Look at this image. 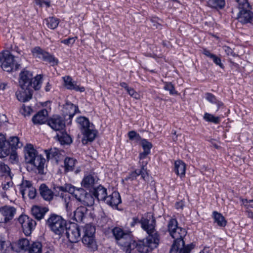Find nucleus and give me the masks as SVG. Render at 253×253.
<instances>
[{
  "label": "nucleus",
  "mask_w": 253,
  "mask_h": 253,
  "mask_svg": "<svg viewBox=\"0 0 253 253\" xmlns=\"http://www.w3.org/2000/svg\"><path fill=\"white\" fill-rule=\"evenodd\" d=\"M167 228L170 236L174 239L169 253H190L194 249V245L193 244L184 245L183 238L187 232L185 229L178 226V222L175 218L169 219Z\"/></svg>",
  "instance_id": "obj_1"
},
{
  "label": "nucleus",
  "mask_w": 253,
  "mask_h": 253,
  "mask_svg": "<svg viewBox=\"0 0 253 253\" xmlns=\"http://www.w3.org/2000/svg\"><path fill=\"white\" fill-rule=\"evenodd\" d=\"M142 228L148 234L145 240V244L150 250L156 248L160 243V236L156 230V220L151 214L142 216L140 219Z\"/></svg>",
  "instance_id": "obj_2"
},
{
  "label": "nucleus",
  "mask_w": 253,
  "mask_h": 253,
  "mask_svg": "<svg viewBox=\"0 0 253 253\" xmlns=\"http://www.w3.org/2000/svg\"><path fill=\"white\" fill-rule=\"evenodd\" d=\"M60 191L67 192L74 195L76 200L84 206H91L94 202V198L89 193H87L83 188H76L70 184L57 187Z\"/></svg>",
  "instance_id": "obj_3"
},
{
  "label": "nucleus",
  "mask_w": 253,
  "mask_h": 253,
  "mask_svg": "<svg viewBox=\"0 0 253 253\" xmlns=\"http://www.w3.org/2000/svg\"><path fill=\"white\" fill-rule=\"evenodd\" d=\"M239 10L237 20L243 24L252 23L253 21V12L248 0H235Z\"/></svg>",
  "instance_id": "obj_4"
},
{
  "label": "nucleus",
  "mask_w": 253,
  "mask_h": 253,
  "mask_svg": "<svg viewBox=\"0 0 253 253\" xmlns=\"http://www.w3.org/2000/svg\"><path fill=\"white\" fill-rule=\"evenodd\" d=\"M77 122L84 135L82 143L86 144L88 141L92 142L95 139L97 131L94 129L92 124H90L89 120L85 117H80L78 118Z\"/></svg>",
  "instance_id": "obj_5"
},
{
  "label": "nucleus",
  "mask_w": 253,
  "mask_h": 253,
  "mask_svg": "<svg viewBox=\"0 0 253 253\" xmlns=\"http://www.w3.org/2000/svg\"><path fill=\"white\" fill-rule=\"evenodd\" d=\"M46 224L55 234L61 236L64 234L67 223L61 216L52 214L46 221Z\"/></svg>",
  "instance_id": "obj_6"
},
{
  "label": "nucleus",
  "mask_w": 253,
  "mask_h": 253,
  "mask_svg": "<svg viewBox=\"0 0 253 253\" xmlns=\"http://www.w3.org/2000/svg\"><path fill=\"white\" fill-rule=\"evenodd\" d=\"M15 58L8 51L2 52L0 55V62L1 68L6 72H9L12 70H17L20 65Z\"/></svg>",
  "instance_id": "obj_7"
},
{
  "label": "nucleus",
  "mask_w": 253,
  "mask_h": 253,
  "mask_svg": "<svg viewBox=\"0 0 253 253\" xmlns=\"http://www.w3.org/2000/svg\"><path fill=\"white\" fill-rule=\"evenodd\" d=\"M19 223L21 225L23 231L25 235H30L35 228L36 222L26 215H21L18 219Z\"/></svg>",
  "instance_id": "obj_8"
},
{
  "label": "nucleus",
  "mask_w": 253,
  "mask_h": 253,
  "mask_svg": "<svg viewBox=\"0 0 253 253\" xmlns=\"http://www.w3.org/2000/svg\"><path fill=\"white\" fill-rule=\"evenodd\" d=\"M65 235L71 243H77L81 239V233L79 226L76 223H70L65 230Z\"/></svg>",
  "instance_id": "obj_9"
},
{
  "label": "nucleus",
  "mask_w": 253,
  "mask_h": 253,
  "mask_svg": "<svg viewBox=\"0 0 253 253\" xmlns=\"http://www.w3.org/2000/svg\"><path fill=\"white\" fill-rule=\"evenodd\" d=\"M16 209L13 207L5 206L0 208V223H6L14 217Z\"/></svg>",
  "instance_id": "obj_10"
},
{
  "label": "nucleus",
  "mask_w": 253,
  "mask_h": 253,
  "mask_svg": "<svg viewBox=\"0 0 253 253\" xmlns=\"http://www.w3.org/2000/svg\"><path fill=\"white\" fill-rule=\"evenodd\" d=\"M147 164V162H142L141 164V169H135L130 172L125 178L124 180L132 181L136 179L138 176L141 175V177L145 180V178L148 175L147 169L146 168Z\"/></svg>",
  "instance_id": "obj_11"
},
{
  "label": "nucleus",
  "mask_w": 253,
  "mask_h": 253,
  "mask_svg": "<svg viewBox=\"0 0 253 253\" xmlns=\"http://www.w3.org/2000/svg\"><path fill=\"white\" fill-rule=\"evenodd\" d=\"M42 80V77L41 75H37L35 78H33L24 90V95H33L34 89L35 90H39L41 87Z\"/></svg>",
  "instance_id": "obj_12"
},
{
  "label": "nucleus",
  "mask_w": 253,
  "mask_h": 253,
  "mask_svg": "<svg viewBox=\"0 0 253 253\" xmlns=\"http://www.w3.org/2000/svg\"><path fill=\"white\" fill-rule=\"evenodd\" d=\"M47 124L53 130L59 132L62 131L65 126L64 119L59 116H53L48 120Z\"/></svg>",
  "instance_id": "obj_13"
},
{
  "label": "nucleus",
  "mask_w": 253,
  "mask_h": 253,
  "mask_svg": "<svg viewBox=\"0 0 253 253\" xmlns=\"http://www.w3.org/2000/svg\"><path fill=\"white\" fill-rule=\"evenodd\" d=\"M148 248H150L145 244V241H143V245L139 244L135 242H132L128 247L124 250L126 253H143L148 251Z\"/></svg>",
  "instance_id": "obj_14"
},
{
  "label": "nucleus",
  "mask_w": 253,
  "mask_h": 253,
  "mask_svg": "<svg viewBox=\"0 0 253 253\" xmlns=\"http://www.w3.org/2000/svg\"><path fill=\"white\" fill-rule=\"evenodd\" d=\"M104 202L112 208H117L118 205L121 203V199L118 192L114 191L111 195L107 196Z\"/></svg>",
  "instance_id": "obj_15"
},
{
  "label": "nucleus",
  "mask_w": 253,
  "mask_h": 253,
  "mask_svg": "<svg viewBox=\"0 0 253 253\" xmlns=\"http://www.w3.org/2000/svg\"><path fill=\"white\" fill-rule=\"evenodd\" d=\"M98 179L97 174L94 172L85 175L82 181V185L86 188H91Z\"/></svg>",
  "instance_id": "obj_16"
},
{
  "label": "nucleus",
  "mask_w": 253,
  "mask_h": 253,
  "mask_svg": "<svg viewBox=\"0 0 253 253\" xmlns=\"http://www.w3.org/2000/svg\"><path fill=\"white\" fill-rule=\"evenodd\" d=\"M33 77L32 73L28 70H24L21 72L19 83L23 90L25 89L27 84H29L33 79Z\"/></svg>",
  "instance_id": "obj_17"
},
{
  "label": "nucleus",
  "mask_w": 253,
  "mask_h": 253,
  "mask_svg": "<svg viewBox=\"0 0 253 253\" xmlns=\"http://www.w3.org/2000/svg\"><path fill=\"white\" fill-rule=\"evenodd\" d=\"M9 154V147L4 135L0 133V158H5Z\"/></svg>",
  "instance_id": "obj_18"
},
{
  "label": "nucleus",
  "mask_w": 253,
  "mask_h": 253,
  "mask_svg": "<svg viewBox=\"0 0 253 253\" xmlns=\"http://www.w3.org/2000/svg\"><path fill=\"white\" fill-rule=\"evenodd\" d=\"M39 191L42 198L47 201H50L53 199L54 193L45 184L41 185Z\"/></svg>",
  "instance_id": "obj_19"
},
{
  "label": "nucleus",
  "mask_w": 253,
  "mask_h": 253,
  "mask_svg": "<svg viewBox=\"0 0 253 253\" xmlns=\"http://www.w3.org/2000/svg\"><path fill=\"white\" fill-rule=\"evenodd\" d=\"M47 111L46 109H42L33 116L32 121L34 124H44L47 121Z\"/></svg>",
  "instance_id": "obj_20"
},
{
  "label": "nucleus",
  "mask_w": 253,
  "mask_h": 253,
  "mask_svg": "<svg viewBox=\"0 0 253 253\" xmlns=\"http://www.w3.org/2000/svg\"><path fill=\"white\" fill-rule=\"evenodd\" d=\"M38 154L37 151L31 144L27 145L25 149L26 162L30 164Z\"/></svg>",
  "instance_id": "obj_21"
},
{
  "label": "nucleus",
  "mask_w": 253,
  "mask_h": 253,
  "mask_svg": "<svg viewBox=\"0 0 253 253\" xmlns=\"http://www.w3.org/2000/svg\"><path fill=\"white\" fill-rule=\"evenodd\" d=\"M116 242L119 245L124 247V250H125L131 244L132 242L135 241L132 240L131 232L126 231V233Z\"/></svg>",
  "instance_id": "obj_22"
},
{
  "label": "nucleus",
  "mask_w": 253,
  "mask_h": 253,
  "mask_svg": "<svg viewBox=\"0 0 253 253\" xmlns=\"http://www.w3.org/2000/svg\"><path fill=\"white\" fill-rule=\"evenodd\" d=\"M48 211V208L46 207H41L38 206H35L31 209V213L36 219L41 220L43 218L45 214Z\"/></svg>",
  "instance_id": "obj_23"
},
{
  "label": "nucleus",
  "mask_w": 253,
  "mask_h": 253,
  "mask_svg": "<svg viewBox=\"0 0 253 253\" xmlns=\"http://www.w3.org/2000/svg\"><path fill=\"white\" fill-rule=\"evenodd\" d=\"M64 113L65 119L67 116L71 119L78 110V107L71 102H67L64 106Z\"/></svg>",
  "instance_id": "obj_24"
},
{
  "label": "nucleus",
  "mask_w": 253,
  "mask_h": 253,
  "mask_svg": "<svg viewBox=\"0 0 253 253\" xmlns=\"http://www.w3.org/2000/svg\"><path fill=\"white\" fill-rule=\"evenodd\" d=\"M63 80L64 83V85L68 89H74L80 92H83L84 91L85 88L83 86H79L76 84H74L72 82V79L70 76H65L63 77Z\"/></svg>",
  "instance_id": "obj_25"
},
{
  "label": "nucleus",
  "mask_w": 253,
  "mask_h": 253,
  "mask_svg": "<svg viewBox=\"0 0 253 253\" xmlns=\"http://www.w3.org/2000/svg\"><path fill=\"white\" fill-rule=\"evenodd\" d=\"M82 242L90 251H94L97 249V245L94 236L83 237Z\"/></svg>",
  "instance_id": "obj_26"
},
{
  "label": "nucleus",
  "mask_w": 253,
  "mask_h": 253,
  "mask_svg": "<svg viewBox=\"0 0 253 253\" xmlns=\"http://www.w3.org/2000/svg\"><path fill=\"white\" fill-rule=\"evenodd\" d=\"M92 195L98 201H104L107 197V189L101 185L94 188L92 192Z\"/></svg>",
  "instance_id": "obj_27"
},
{
  "label": "nucleus",
  "mask_w": 253,
  "mask_h": 253,
  "mask_svg": "<svg viewBox=\"0 0 253 253\" xmlns=\"http://www.w3.org/2000/svg\"><path fill=\"white\" fill-rule=\"evenodd\" d=\"M87 211V209L85 207H79L74 211V219L78 222L83 221Z\"/></svg>",
  "instance_id": "obj_28"
},
{
  "label": "nucleus",
  "mask_w": 253,
  "mask_h": 253,
  "mask_svg": "<svg viewBox=\"0 0 253 253\" xmlns=\"http://www.w3.org/2000/svg\"><path fill=\"white\" fill-rule=\"evenodd\" d=\"M45 162V159L41 155L38 154L30 164L36 168L38 169L39 173H42Z\"/></svg>",
  "instance_id": "obj_29"
},
{
  "label": "nucleus",
  "mask_w": 253,
  "mask_h": 253,
  "mask_svg": "<svg viewBox=\"0 0 253 253\" xmlns=\"http://www.w3.org/2000/svg\"><path fill=\"white\" fill-rule=\"evenodd\" d=\"M33 187L31 181L24 179L22 180L21 183L19 185V191L22 195L23 198H25L26 194L31 190V188Z\"/></svg>",
  "instance_id": "obj_30"
},
{
  "label": "nucleus",
  "mask_w": 253,
  "mask_h": 253,
  "mask_svg": "<svg viewBox=\"0 0 253 253\" xmlns=\"http://www.w3.org/2000/svg\"><path fill=\"white\" fill-rule=\"evenodd\" d=\"M56 137L61 145L70 144L72 140L71 136L66 132L60 131L57 134Z\"/></svg>",
  "instance_id": "obj_31"
},
{
  "label": "nucleus",
  "mask_w": 253,
  "mask_h": 253,
  "mask_svg": "<svg viewBox=\"0 0 253 253\" xmlns=\"http://www.w3.org/2000/svg\"><path fill=\"white\" fill-rule=\"evenodd\" d=\"M186 166L185 164L181 161L175 162L174 171L175 173L181 177L185 175Z\"/></svg>",
  "instance_id": "obj_32"
},
{
  "label": "nucleus",
  "mask_w": 253,
  "mask_h": 253,
  "mask_svg": "<svg viewBox=\"0 0 253 253\" xmlns=\"http://www.w3.org/2000/svg\"><path fill=\"white\" fill-rule=\"evenodd\" d=\"M7 142L9 147V153L11 149H16L21 148L23 145L22 143L19 141V138L17 136L11 137L9 141Z\"/></svg>",
  "instance_id": "obj_33"
},
{
  "label": "nucleus",
  "mask_w": 253,
  "mask_h": 253,
  "mask_svg": "<svg viewBox=\"0 0 253 253\" xmlns=\"http://www.w3.org/2000/svg\"><path fill=\"white\" fill-rule=\"evenodd\" d=\"M212 214L214 222L216 223L219 226L224 227L226 226L227 221L221 213L217 211H213Z\"/></svg>",
  "instance_id": "obj_34"
},
{
  "label": "nucleus",
  "mask_w": 253,
  "mask_h": 253,
  "mask_svg": "<svg viewBox=\"0 0 253 253\" xmlns=\"http://www.w3.org/2000/svg\"><path fill=\"white\" fill-rule=\"evenodd\" d=\"M225 0H208V5L213 8L221 9L225 5Z\"/></svg>",
  "instance_id": "obj_35"
},
{
  "label": "nucleus",
  "mask_w": 253,
  "mask_h": 253,
  "mask_svg": "<svg viewBox=\"0 0 253 253\" xmlns=\"http://www.w3.org/2000/svg\"><path fill=\"white\" fill-rule=\"evenodd\" d=\"M12 248L9 242L0 241V253H10Z\"/></svg>",
  "instance_id": "obj_36"
},
{
  "label": "nucleus",
  "mask_w": 253,
  "mask_h": 253,
  "mask_svg": "<svg viewBox=\"0 0 253 253\" xmlns=\"http://www.w3.org/2000/svg\"><path fill=\"white\" fill-rule=\"evenodd\" d=\"M16 246L18 248V252L20 250L26 251L28 250L30 247V242L27 239L22 238L18 240L16 243Z\"/></svg>",
  "instance_id": "obj_37"
},
{
  "label": "nucleus",
  "mask_w": 253,
  "mask_h": 253,
  "mask_svg": "<svg viewBox=\"0 0 253 253\" xmlns=\"http://www.w3.org/2000/svg\"><path fill=\"white\" fill-rule=\"evenodd\" d=\"M47 27L51 29H55L58 26L59 21V19L53 17H50L45 19Z\"/></svg>",
  "instance_id": "obj_38"
},
{
  "label": "nucleus",
  "mask_w": 253,
  "mask_h": 253,
  "mask_svg": "<svg viewBox=\"0 0 253 253\" xmlns=\"http://www.w3.org/2000/svg\"><path fill=\"white\" fill-rule=\"evenodd\" d=\"M84 234L83 237H90L94 236L95 232V228L94 226L91 224H86L84 228Z\"/></svg>",
  "instance_id": "obj_39"
},
{
  "label": "nucleus",
  "mask_w": 253,
  "mask_h": 253,
  "mask_svg": "<svg viewBox=\"0 0 253 253\" xmlns=\"http://www.w3.org/2000/svg\"><path fill=\"white\" fill-rule=\"evenodd\" d=\"M207 99L212 104V108L217 111L220 106L223 105V103L217 100L215 96H207Z\"/></svg>",
  "instance_id": "obj_40"
},
{
  "label": "nucleus",
  "mask_w": 253,
  "mask_h": 253,
  "mask_svg": "<svg viewBox=\"0 0 253 253\" xmlns=\"http://www.w3.org/2000/svg\"><path fill=\"white\" fill-rule=\"evenodd\" d=\"M29 253H42V245L40 242H34L28 249Z\"/></svg>",
  "instance_id": "obj_41"
},
{
  "label": "nucleus",
  "mask_w": 253,
  "mask_h": 253,
  "mask_svg": "<svg viewBox=\"0 0 253 253\" xmlns=\"http://www.w3.org/2000/svg\"><path fill=\"white\" fill-rule=\"evenodd\" d=\"M76 161L73 158H67L64 160L65 170L66 171L73 170Z\"/></svg>",
  "instance_id": "obj_42"
},
{
  "label": "nucleus",
  "mask_w": 253,
  "mask_h": 253,
  "mask_svg": "<svg viewBox=\"0 0 253 253\" xmlns=\"http://www.w3.org/2000/svg\"><path fill=\"white\" fill-rule=\"evenodd\" d=\"M111 232L116 241L126 233V231L119 227H114L112 229Z\"/></svg>",
  "instance_id": "obj_43"
},
{
  "label": "nucleus",
  "mask_w": 253,
  "mask_h": 253,
  "mask_svg": "<svg viewBox=\"0 0 253 253\" xmlns=\"http://www.w3.org/2000/svg\"><path fill=\"white\" fill-rule=\"evenodd\" d=\"M32 52L33 55L35 57L42 59V60L44 58V56L45 55V53L47 52L41 48L40 47L38 46L33 49Z\"/></svg>",
  "instance_id": "obj_44"
},
{
  "label": "nucleus",
  "mask_w": 253,
  "mask_h": 253,
  "mask_svg": "<svg viewBox=\"0 0 253 253\" xmlns=\"http://www.w3.org/2000/svg\"><path fill=\"white\" fill-rule=\"evenodd\" d=\"M43 60L48 62L52 66L56 65L58 63V59L48 52H46V53H45V55L44 56Z\"/></svg>",
  "instance_id": "obj_45"
},
{
  "label": "nucleus",
  "mask_w": 253,
  "mask_h": 253,
  "mask_svg": "<svg viewBox=\"0 0 253 253\" xmlns=\"http://www.w3.org/2000/svg\"><path fill=\"white\" fill-rule=\"evenodd\" d=\"M61 196L62 197V200L66 206L67 211H71L72 210L71 207L72 203L70 196L69 194H66L64 196L61 195Z\"/></svg>",
  "instance_id": "obj_46"
},
{
  "label": "nucleus",
  "mask_w": 253,
  "mask_h": 253,
  "mask_svg": "<svg viewBox=\"0 0 253 253\" xmlns=\"http://www.w3.org/2000/svg\"><path fill=\"white\" fill-rule=\"evenodd\" d=\"M204 119L208 122H212L215 124H218L220 122V118L218 117H215L213 115L206 113L204 116Z\"/></svg>",
  "instance_id": "obj_47"
},
{
  "label": "nucleus",
  "mask_w": 253,
  "mask_h": 253,
  "mask_svg": "<svg viewBox=\"0 0 253 253\" xmlns=\"http://www.w3.org/2000/svg\"><path fill=\"white\" fill-rule=\"evenodd\" d=\"M47 159H52L58 154V150L56 148H51L45 151Z\"/></svg>",
  "instance_id": "obj_48"
},
{
  "label": "nucleus",
  "mask_w": 253,
  "mask_h": 253,
  "mask_svg": "<svg viewBox=\"0 0 253 253\" xmlns=\"http://www.w3.org/2000/svg\"><path fill=\"white\" fill-rule=\"evenodd\" d=\"M128 135L129 139L131 141H133L134 142L137 143L141 140L139 134L137 133L135 131H131L129 132Z\"/></svg>",
  "instance_id": "obj_49"
},
{
  "label": "nucleus",
  "mask_w": 253,
  "mask_h": 253,
  "mask_svg": "<svg viewBox=\"0 0 253 253\" xmlns=\"http://www.w3.org/2000/svg\"><path fill=\"white\" fill-rule=\"evenodd\" d=\"M0 172L3 175L10 176V170L7 165L0 162Z\"/></svg>",
  "instance_id": "obj_50"
},
{
  "label": "nucleus",
  "mask_w": 253,
  "mask_h": 253,
  "mask_svg": "<svg viewBox=\"0 0 253 253\" xmlns=\"http://www.w3.org/2000/svg\"><path fill=\"white\" fill-rule=\"evenodd\" d=\"M164 88L165 90L168 91L170 94H175L176 93L174 89L173 85L171 83H165Z\"/></svg>",
  "instance_id": "obj_51"
},
{
  "label": "nucleus",
  "mask_w": 253,
  "mask_h": 253,
  "mask_svg": "<svg viewBox=\"0 0 253 253\" xmlns=\"http://www.w3.org/2000/svg\"><path fill=\"white\" fill-rule=\"evenodd\" d=\"M141 144L143 150L150 152V149L152 147V144L148 142L147 140L143 139L141 140Z\"/></svg>",
  "instance_id": "obj_52"
},
{
  "label": "nucleus",
  "mask_w": 253,
  "mask_h": 253,
  "mask_svg": "<svg viewBox=\"0 0 253 253\" xmlns=\"http://www.w3.org/2000/svg\"><path fill=\"white\" fill-rule=\"evenodd\" d=\"M32 109L29 106L23 105L20 109V113L25 117L29 116L32 112Z\"/></svg>",
  "instance_id": "obj_53"
},
{
  "label": "nucleus",
  "mask_w": 253,
  "mask_h": 253,
  "mask_svg": "<svg viewBox=\"0 0 253 253\" xmlns=\"http://www.w3.org/2000/svg\"><path fill=\"white\" fill-rule=\"evenodd\" d=\"M77 37H71L67 39H64L61 41V43H63L69 46H71L75 42Z\"/></svg>",
  "instance_id": "obj_54"
},
{
  "label": "nucleus",
  "mask_w": 253,
  "mask_h": 253,
  "mask_svg": "<svg viewBox=\"0 0 253 253\" xmlns=\"http://www.w3.org/2000/svg\"><path fill=\"white\" fill-rule=\"evenodd\" d=\"M120 85L126 91V93L129 94V95H133L134 93L133 89L131 87L129 88L126 83H122Z\"/></svg>",
  "instance_id": "obj_55"
},
{
  "label": "nucleus",
  "mask_w": 253,
  "mask_h": 253,
  "mask_svg": "<svg viewBox=\"0 0 253 253\" xmlns=\"http://www.w3.org/2000/svg\"><path fill=\"white\" fill-rule=\"evenodd\" d=\"M36 3L37 5L42 6L45 5L46 7L50 6V2L49 0H35Z\"/></svg>",
  "instance_id": "obj_56"
},
{
  "label": "nucleus",
  "mask_w": 253,
  "mask_h": 253,
  "mask_svg": "<svg viewBox=\"0 0 253 253\" xmlns=\"http://www.w3.org/2000/svg\"><path fill=\"white\" fill-rule=\"evenodd\" d=\"M27 195L30 199H35L37 195V191L36 188L34 187L33 188H31V190L27 193Z\"/></svg>",
  "instance_id": "obj_57"
},
{
  "label": "nucleus",
  "mask_w": 253,
  "mask_h": 253,
  "mask_svg": "<svg viewBox=\"0 0 253 253\" xmlns=\"http://www.w3.org/2000/svg\"><path fill=\"white\" fill-rule=\"evenodd\" d=\"M13 185V182L10 180L8 181H4L1 184L2 188L4 190H7Z\"/></svg>",
  "instance_id": "obj_58"
},
{
  "label": "nucleus",
  "mask_w": 253,
  "mask_h": 253,
  "mask_svg": "<svg viewBox=\"0 0 253 253\" xmlns=\"http://www.w3.org/2000/svg\"><path fill=\"white\" fill-rule=\"evenodd\" d=\"M32 96H16L17 99L20 102H26L32 99Z\"/></svg>",
  "instance_id": "obj_59"
},
{
  "label": "nucleus",
  "mask_w": 253,
  "mask_h": 253,
  "mask_svg": "<svg viewBox=\"0 0 253 253\" xmlns=\"http://www.w3.org/2000/svg\"><path fill=\"white\" fill-rule=\"evenodd\" d=\"M211 59H212L213 61L215 64H216L217 65H218L220 67H223V64L221 63V59L215 55L213 54V56L211 57Z\"/></svg>",
  "instance_id": "obj_60"
},
{
  "label": "nucleus",
  "mask_w": 253,
  "mask_h": 253,
  "mask_svg": "<svg viewBox=\"0 0 253 253\" xmlns=\"http://www.w3.org/2000/svg\"><path fill=\"white\" fill-rule=\"evenodd\" d=\"M223 49L227 55L232 56H234L235 55V53L233 52V50L229 46H224L223 47Z\"/></svg>",
  "instance_id": "obj_61"
},
{
  "label": "nucleus",
  "mask_w": 253,
  "mask_h": 253,
  "mask_svg": "<svg viewBox=\"0 0 253 253\" xmlns=\"http://www.w3.org/2000/svg\"><path fill=\"white\" fill-rule=\"evenodd\" d=\"M132 221L131 222L130 225L131 227H134L136 224L139 223L140 221V220L137 217H134L132 218Z\"/></svg>",
  "instance_id": "obj_62"
},
{
  "label": "nucleus",
  "mask_w": 253,
  "mask_h": 253,
  "mask_svg": "<svg viewBox=\"0 0 253 253\" xmlns=\"http://www.w3.org/2000/svg\"><path fill=\"white\" fill-rule=\"evenodd\" d=\"M149 153H150V152L143 150V152L142 153H140L139 154V158L140 160L145 159Z\"/></svg>",
  "instance_id": "obj_63"
},
{
  "label": "nucleus",
  "mask_w": 253,
  "mask_h": 253,
  "mask_svg": "<svg viewBox=\"0 0 253 253\" xmlns=\"http://www.w3.org/2000/svg\"><path fill=\"white\" fill-rule=\"evenodd\" d=\"M244 204H245L248 207L253 208V200L248 201L245 199L243 201Z\"/></svg>",
  "instance_id": "obj_64"
}]
</instances>
